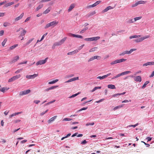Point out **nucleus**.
Returning <instances> with one entry per match:
<instances>
[{
	"label": "nucleus",
	"instance_id": "obj_1",
	"mask_svg": "<svg viewBox=\"0 0 154 154\" xmlns=\"http://www.w3.org/2000/svg\"><path fill=\"white\" fill-rule=\"evenodd\" d=\"M58 23V22L56 20H54L49 23H47L45 26V29H47L50 27L52 28L56 26Z\"/></svg>",
	"mask_w": 154,
	"mask_h": 154
},
{
	"label": "nucleus",
	"instance_id": "obj_2",
	"mask_svg": "<svg viewBox=\"0 0 154 154\" xmlns=\"http://www.w3.org/2000/svg\"><path fill=\"white\" fill-rule=\"evenodd\" d=\"M150 37L149 35H146L140 38L134 39V41L137 43H138L142 42L143 40L149 38Z\"/></svg>",
	"mask_w": 154,
	"mask_h": 154
},
{
	"label": "nucleus",
	"instance_id": "obj_3",
	"mask_svg": "<svg viewBox=\"0 0 154 154\" xmlns=\"http://www.w3.org/2000/svg\"><path fill=\"white\" fill-rule=\"evenodd\" d=\"M100 38V37L97 36L90 38H85V39L84 40L86 41H96L99 39Z\"/></svg>",
	"mask_w": 154,
	"mask_h": 154
},
{
	"label": "nucleus",
	"instance_id": "obj_4",
	"mask_svg": "<svg viewBox=\"0 0 154 154\" xmlns=\"http://www.w3.org/2000/svg\"><path fill=\"white\" fill-rule=\"evenodd\" d=\"M48 59V57H46L44 60H39L36 63V65L38 66L39 65H41L47 62Z\"/></svg>",
	"mask_w": 154,
	"mask_h": 154
},
{
	"label": "nucleus",
	"instance_id": "obj_5",
	"mask_svg": "<svg viewBox=\"0 0 154 154\" xmlns=\"http://www.w3.org/2000/svg\"><path fill=\"white\" fill-rule=\"evenodd\" d=\"M21 76L20 75H15L11 77V78L9 79L8 80V82H10L17 80L20 78Z\"/></svg>",
	"mask_w": 154,
	"mask_h": 154
},
{
	"label": "nucleus",
	"instance_id": "obj_6",
	"mask_svg": "<svg viewBox=\"0 0 154 154\" xmlns=\"http://www.w3.org/2000/svg\"><path fill=\"white\" fill-rule=\"evenodd\" d=\"M30 90L29 89L21 91L19 92V95L21 96L27 94H29L30 92Z\"/></svg>",
	"mask_w": 154,
	"mask_h": 154
},
{
	"label": "nucleus",
	"instance_id": "obj_7",
	"mask_svg": "<svg viewBox=\"0 0 154 154\" xmlns=\"http://www.w3.org/2000/svg\"><path fill=\"white\" fill-rule=\"evenodd\" d=\"M66 39H67L66 37H65L63 38V39H62L61 40L57 42V43L56 44H57L56 45H58L59 46L63 44L64 42L66 40Z\"/></svg>",
	"mask_w": 154,
	"mask_h": 154
},
{
	"label": "nucleus",
	"instance_id": "obj_8",
	"mask_svg": "<svg viewBox=\"0 0 154 154\" xmlns=\"http://www.w3.org/2000/svg\"><path fill=\"white\" fill-rule=\"evenodd\" d=\"M38 75V74H34L33 75H27L26 76V77L28 79H32L37 77Z\"/></svg>",
	"mask_w": 154,
	"mask_h": 154
},
{
	"label": "nucleus",
	"instance_id": "obj_9",
	"mask_svg": "<svg viewBox=\"0 0 154 154\" xmlns=\"http://www.w3.org/2000/svg\"><path fill=\"white\" fill-rule=\"evenodd\" d=\"M79 79V78L78 77H74V78H72V79H71L68 80V81L65 82V83H68V82H71L75 81L77 80H78Z\"/></svg>",
	"mask_w": 154,
	"mask_h": 154
},
{
	"label": "nucleus",
	"instance_id": "obj_10",
	"mask_svg": "<svg viewBox=\"0 0 154 154\" xmlns=\"http://www.w3.org/2000/svg\"><path fill=\"white\" fill-rule=\"evenodd\" d=\"M137 50V49L136 48H132L130 49L129 51H125V54H131L132 52L133 51H136Z\"/></svg>",
	"mask_w": 154,
	"mask_h": 154
},
{
	"label": "nucleus",
	"instance_id": "obj_11",
	"mask_svg": "<svg viewBox=\"0 0 154 154\" xmlns=\"http://www.w3.org/2000/svg\"><path fill=\"white\" fill-rule=\"evenodd\" d=\"M154 65V62H149L143 64V66H146L148 65Z\"/></svg>",
	"mask_w": 154,
	"mask_h": 154
},
{
	"label": "nucleus",
	"instance_id": "obj_12",
	"mask_svg": "<svg viewBox=\"0 0 154 154\" xmlns=\"http://www.w3.org/2000/svg\"><path fill=\"white\" fill-rule=\"evenodd\" d=\"M57 116H54L53 117L51 118L48 121V123H51V122L54 121L57 118Z\"/></svg>",
	"mask_w": 154,
	"mask_h": 154
},
{
	"label": "nucleus",
	"instance_id": "obj_13",
	"mask_svg": "<svg viewBox=\"0 0 154 154\" xmlns=\"http://www.w3.org/2000/svg\"><path fill=\"white\" fill-rule=\"evenodd\" d=\"M134 80L136 82H140L141 81V77L140 76H137L134 78Z\"/></svg>",
	"mask_w": 154,
	"mask_h": 154
},
{
	"label": "nucleus",
	"instance_id": "obj_14",
	"mask_svg": "<svg viewBox=\"0 0 154 154\" xmlns=\"http://www.w3.org/2000/svg\"><path fill=\"white\" fill-rule=\"evenodd\" d=\"M19 59V57L18 56H17L14 57L11 61L12 63H14L17 61Z\"/></svg>",
	"mask_w": 154,
	"mask_h": 154
},
{
	"label": "nucleus",
	"instance_id": "obj_15",
	"mask_svg": "<svg viewBox=\"0 0 154 154\" xmlns=\"http://www.w3.org/2000/svg\"><path fill=\"white\" fill-rule=\"evenodd\" d=\"M113 9V8L111 6H109L107 7L106 8H105L104 10H103L102 12L103 13H105L107 11L109 10L110 9Z\"/></svg>",
	"mask_w": 154,
	"mask_h": 154
},
{
	"label": "nucleus",
	"instance_id": "obj_16",
	"mask_svg": "<svg viewBox=\"0 0 154 154\" xmlns=\"http://www.w3.org/2000/svg\"><path fill=\"white\" fill-rule=\"evenodd\" d=\"M24 15V13H23L19 17H16L15 19V21H18V20L21 19L23 17Z\"/></svg>",
	"mask_w": 154,
	"mask_h": 154
},
{
	"label": "nucleus",
	"instance_id": "obj_17",
	"mask_svg": "<svg viewBox=\"0 0 154 154\" xmlns=\"http://www.w3.org/2000/svg\"><path fill=\"white\" fill-rule=\"evenodd\" d=\"M75 7V4L73 3L72 4L69 6L68 9V11L70 12Z\"/></svg>",
	"mask_w": 154,
	"mask_h": 154
},
{
	"label": "nucleus",
	"instance_id": "obj_18",
	"mask_svg": "<svg viewBox=\"0 0 154 154\" xmlns=\"http://www.w3.org/2000/svg\"><path fill=\"white\" fill-rule=\"evenodd\" d=\"M78 51H79L78 50H75L73 51L69 52L67 53V54L68 55H73V54H74L76 53H77Z\"/></svg>",
	"mask_w": 154,
	"mask_h": 154
},
{
	"label": "nucleus",
	"instance_id": "obj_19",
	"mask_svg": "<svg viewBox=\"0 0 154 154\" xmlns=\"http://www.w3.org/2000/svg\"><path fill=\"white\" fill-rule=\"evenodd\" d=\"M9 89V88H7V87H3L1 88V91L3 93H4L5 91H7Z\"/></svg>",
	"mask_w": 154,
	"mask_h": 154
},
{
	"label": "nucleus",
	"instance_id": "obj_20",
	"mask_svg": "<svg viewBox=\"0 0 154 154\" xmlns=\"http://www.w3.org/2000/svg\"><path fill=\"white\" fill-rule=\"evenodd\" d=\"M26 31L24 29H23L22 32H21L20 34V36H19V38H20L21 36H24L26 33Z\"/></svg>",
	"mask_w": 154,
	"mask_h": 154
},
{
	"label": "nucleus",
	"instance_id": "obj_21",
	"mask_svg": "<svg viewBox=\"0 0 154 154\" xmlns=\"http://www.w3.org/2000/svg\"><path fill=\"white\" fill-rule=\"evenodd\" d=\"M124 104H123L122 105L116 106L113 108V110L115 111L118 109H120L122 107L124 106Z\"/></svg>",
	"mask_w": 154,
	"mask_h": 154
},
{
	"label": "nucleus",
	"instance_id": "obj_22",
	"mask_svg": "<svg viewBox=\"0 0 154 154\" xmlns=\"http://www.w3.org/2000/svg\"><path fill=\"white\" fill-rule=\"evenodd\" d=\"M34 39V38H32L30 39H29V40L28 42L25 44H24V46H26L28 45Z\"/></svg>",
	"mask_w": 154,
	"mask_h": 154
},
{
	"label": "nucleus",
	"instance_id": "obj_23",
	"mask_svg": "<svg viewBox=\"0 0 154 154\" xmlns=\"http://www.w3.org/2000/svg\"><path fill=\"white\" fill-rule=\"evenodd\" d=\"M43 4H41L39 5L36 9V11H37L39 9L43 7Z\"/></svg>",
	"mask_w": 154,
	"mask_h": 154
},
{
	"label": "nucleus",
	"instance_id": "obj_24",
	"mask_svg": "<svg viewBox=\"0 0 154 154\" xmlns=\"http://www.w3.org/2000/svg\"><path fill=\"white\" fill-rule=\"evenodd\" d=\"M14 4V2H11L8 3L7 4H6L5 5V7H8V6H10L11 5H12Z\"/></svg>",
	"mask_w": 154,
	"mask_h": 154
},
{
	"label": "nucleus",
	"instance_id": "obj_25",
	"mask_svg": "<svg viewBox=\"0 0 154 154\" xmlns=\"http://www.w3.org/2000/svg\"><path fill=\"white\" fill-rule=\"evenodd\" d=\"M107 87L108 88L110 89H113L116 88L115 86L112 85H108Z\"/></svg>",
	"mask_w": 154,
	"mask_h": 154
},
{
	"label": "nucleus",
	"instance_id": "obj_26",
	"mask_svg": "<svg viewBox=\"0 0 154 154\" xmlns=\"http://www.w3.org/2000/svg\"><path fill=\"white\" fill-rule=\"evenodd\" d=\"M88 27H86L84 29H83L80 32V33L81 34L83 33H84L88 29Z\"/></svg>",
	"mask_w": 154,
	"mask_h": 154
},
{
	"label": "nucleus",
	"instance_id": "obj_27",
	"mask_svg": "<svg viewBox=\"0 0 154 154\" xmlns=\"http://www.w3.org/2000/svg\"><path fill=\"white\" fill-rule=\"evenodd\" d=\"M149 81H146L143 85V86L141 88L142 89L146 87V85L148 84L149 83Z\"/></svg>",
	"mask_w": 154,
	"mask_h": 154
},
{
	"label": "nucleus",
	"instance_id": "obj_28",
	"mask_svg": "<svg viewBox=\"0 0 154 154\" xmlns=\"http://www.w3.org/2000/svg\"><path fill=\"white\" fill-rule=\"evenodd\" d=\"M140 35H132L131 36L129 37V38L130 39H131L133 38H137L138 37H140Z\"/></svg>",
	"mask_w": 154,
	"mask_h": 154
},
{
	"label": "nucleus",
	"instance_id": "obj_29",
	"mask_svg": "<svg viewBox=\"0 0 154 154\" xmlns=\"http://www.w3.org/2000/svg\"><path fill=\"white\" fill-rule=\"evenodd\" d=\"M51 10V8H48L47 9H46V10H45L44 12H43V14H46L48 13H49L50 10Z\"/></svg>",
	"mask_w": 154,
	"mask_h": 154
},
{
	"label": "nucleus",
	"instance_id": "obj_30",
	"mask_svg": "<svg viewBox=\"0 0 154 154\" xmlns=\"http://www.w3.org/2000/svg\"><path fill=\"white\" fill-rule=\"evenodd\" d=\"M117 63H120L123 62H124L126 60V59H121L119 60H117Z\"/></svg>",
	"mask_w": 154,
	"mask_h": 154
},
{
	"label": "nucleus",
	"instance_id": "obj_31",
	"mask_svg": "<svg viewBox=\"0 0 154 154\" xmlns=\"http://www.w3.org/2000/svg\"><path fill=\"white\" fill-rule=\"evenodd\" d=\"M18 45V44H16L15 45H14L11 47H10L9 48V50H12L15 48L16 47H17Z\"/></svg>",
	"mask_w": 154,
	"mask_h": 154
},
{
	"label": "nucleus",
	"instance_id": "obj_32",
	"mask_svg": "<svg viewBox=\"0 0 154 154\" xmlns=\"http://www.w3.org/2000/svg\"><path fill=\"white\" fill-rule=\"evenodd\" d=\"M131 73V71H127L123 72H122V75H123L128 74L129 73Z\"/></svg>",
	"mask_w": 154,
	"mask_h": 154
},
{
	"label": "nucleus",
	"instance_id": "obj_33",
	"mask_svg": "<svg viewBox=\"0 0 154 154\" xmlns=\"http://www.w3.org/2000/svg\"><path fill=\"white\" fill-rule=\"evenodd\" d=\"M58 81V79H56L54 80H53L52 81L49 82H48V84H54V83L57 82Z\"/></svg>",
	"mask_w": 154,
	"mask_h": 154
},
{
	"label": "nucleus",
	"instance_id": "obj_34",
	"mask_svg": "<svg viewBox=\"0 0 154 154\" xmlns=\"http://www.w3.org/2000/svg\"><path fill=\"white\" fill-rule=\"evenodd\" d=\"M125 30H119V31H117V34H120L121 33H125Z\"/></svg>",
	"mask_w": 154,
	"mask_h": 154
},
{
	"label": "nucleus",
	"instance_id": "obj_35",
	"mask_svg": "<svg viewBox=\"0 0 154 154\" xmlns=\"http://www.w3.org/2000/svg\"><path fill=\"white\" fill-rule=\"evenodd\" d=\"M139 4H145L147 2L146 1H140L137 2Z\"/></svg>",
	"mask_w": 154,
	"mask_h": 154
},
{
	"label": "nucleus",
	"instance_id": "obj_36",
	"mask_svg": "<svg viewBox=\"0 0 154 154\" xmlns=\"http://www.w3.org/2000/svg\"><path fill=\"white\" fill-rule=\"evenodd\" d=\"M80 93V92H78V93H77V94H73L72 95H71V96L69 97V98H72L74 97L77 96V95H78Z\"/></svg>",
	"mask_w": 154,
	"mask_h": 154
},
{
	"label": "nucleus",
	"instance_id": "obj_37",
	"mask_svg": "<svg viewBox=\"0 0 154 154\" xmlns=\"http://www.w3.org/2000/svg\"><path fill=\"white\" fill-rule=\"evenodd\" d=\"M73 37H76V38H82L83 37L82 36L79 35H76V34H74Z\"/></svg>",
	"mask_w": 154,
	"mask_h": 154
},
{
	"label": "nucleus",
	"instance_id": "obj_38",
	"mask_svg": "<svg viewBox=\"0 0 154 154\" xmlns=\"http://www.w3.org/2000/svg\"><path fill=\"white\" fill-rule=\"evenodd\" d=\"M97 47H95L94 48H93L91 49H90L89 51V52H93L95 51L97 49Z\"/></svg>",
	"mask_w": 154,
	"mask_h": 154
},
{
	"label": "nucleus",
	"instance_id": "obj_39",
	"mask_svg": "<svg viewBox=\"0 0 154 154\" xmlns=\"http://www.w3.org/2000/svg\"><path fill=\"white\" fill-rule=\"evenodd\" d=\"M7 41V38H5L4 39V40L2 43V45L3 46H4Z\"/></svg>",
	"mask_w": 154,
	"mask_h": 154
},
{
	"label": "nucleus",
	"instance_id": "obj_40",
	"mask_svg": "<svg viewBox=\"0 0 154 154\" xmlns=\"http://www.w3.org/2000/svg\"><path fill=\"white\" fill-rule=\"evenodd\" d=\"M142 17L141 16H140L139 17H136L134 18V21L135 22L138 20H140L142 18Z\"/></svg>",
	"mask_w": 154,
	"mask_h": 154
},
{
	"label": "nucleus",
	"instance_id": "obj_41",
	"mask_svg": "<svg viewBox=\"0 0 154 154\" xmlns=\"http://www.w3.org/2000/svg\"><path fill=\"white\" fill-rule=\"evenodd\" d=\"M97 5L95 4V3H94L93 4V5H90L88 6H87V8H93V7H95Z\"/></svg>",
	"mask_w": 154,
	"mask_h": 154
},
{
	"label": "nucleus",
	"instance_id": "obj_42",
	"mask_svg": "<svg viewBox=\"0 0 154 154\" xmlns=\"http://www.w3.org/2000/svg\"><path fill=\"white\" fill-rule=\"evenodd\" d=\"M94 59H97V60H100L101 58L100 56L97 55L94 56Z\"/></svg>",
	"mask_w": 154,
	"mask_h": 154
},
{
	"label": "nucleus",
	"instance_id": "obj_43",
	"mask_svg": "<svg viewBox=\"0 0 154 154\" xmlns=\"http://www.w3.org/2000/svg\"><path fill=\"white\" fill-rule=\"evenodd\" d=\"M134 21L133 20V19H129L127 21V23H134Z\"/></svg>",
	"mask_w": 154,
	"mask_h": 154
},
{
	"label": "nucleus",
	"instance_id": "obj_44",
	"mask_svg": "<svg viewBox=\"0 0 154 154\" xmlns=\"http://www.w3.org/2000/svg\"><path fill=\"white\" fill-rule=\"evenodd\" d=\"M96 14V12L95 11H94L93 12H92L91 13H89V14H88V16H92L94 14Z\"/></svg>",
	"mask_w": 154,
	"mask_h": 154
},
{
	"label": "nucleus",
	"instance_id": "obj_45",
	"mask_svg": "<svg viewBox=\"0 0 154 154\" xmlns=\"http://www.w3.org/2000/svg\"><path fill=\"white\" fill-rule=\"evenodd\" d=\"M58 85L54 86L49 88L50 90L54 89L58 87Z\"/></svg>",
	"mask_w": 154,
	"mask_h": 154
},
{
	"label": "nucleus",
	"instance_id": "obj_46",
	"mask_svg": "<svg viewBox=\"0 0 154 154\" xmlns=\"http://www.w3.org/2000/svg\"><path fill=\"white\" fill-rule=\"evenodd\" d=\"M71 135V134L70 133H69V134H67V135L66 136H65V137H62V138H61V140H63L64 139H65V138H67V137H69V136H70Z\"/></svg>",
	"mask_w": 154,
	"mask_h": 154
},
{
	"label": "nucleus",
	"instance_id": "obj_47",
	"mask_svg": "<svg viewBox=\"0 0 154 154\" xmlns=\"http://www.w3.org/2000/svg\"><path fill=\"white\" fill-rule=\"evenodd\" d=\"M138 125V123H137V124H136L135 125H130L128 126H127V127H133L135 128L136 126H137Z\"/></svg>",
	"mask_w": 154,
	"mask_h": 154
},
{
	"label": "nucleus",
	"instance_id": "obj_48",
	"mask_svg": "<svg viewBox=\"0 0 154 154\" xmlns=\"http://www.w3.org/2000/svg\"><path fill=\"white\" fill-rule=\"evenodd\" d=\"M48 111V109L46 110L45 112H43L41 113L40 114V115L41 116H42L44 114H45V113H46Z\"/></svg>",
	"mask_w": 154,
	"mask_h": 154
},
{
	"label": "nucleus",
	"instance_id": "obj_49",
	"mask_svg": "<svg viewBox=\"0 0 154 154\" xmlns=\"http://www.w3.org/2000/svg\"><path fill=\"white\" fill-rule=\"evenodd\" d=\"M94 122H92L91 123H87V124H86V126H88V125H94Z\"/></svg>",
	"mask_w": 154,
	"mask_h": 154
},
{
	"label": "nucleus",
	"instance_id": "obj_50",
	"mask_svg": "<svg viewBox=\"0 0 154 154\" xmlns=\"http://www.w3.org/2000/svg\"><path fill=\"white\" fill-rule=\"evenodd\" d=\"M105 78V75H103L102 76H98L97 77V79H102Z\"/></svg>",
	"mask_w": 154,
	"mask_h": 154
},
{
	"label": "nucleus",
	"instance_id": "obj_51",
	"mask_svg": "<svg viewBox=\"0 0 154 154\" xmlns=\"http://www.w3.org/2000/svg\"><path fill=\"white\" fill-rule=\"evenodd\" d=\"M117 63H117V60H116L113 61L111 62L110 63V64L111 65H113V64H116Z\"/></svg>",
	"mask_w": 154,
	"mask_h": 154
},
{
	"label": "nucleus",
	"instance_id": "obj_52",
	"mask_svg": "<svg viewBox=\"0 0 154 154\" xmlns=\"http://www.w3.org/2000/svg\"><path fill=\"white\" fill-rule=\"evenodd\" d=\"M88 108V107H84V108H83L80 109L79 110H78L77 112H80V111H82V110H86V109H87Z\"/></svg>",
	"mask_w": 154,
	"mask_h": 154
},
{
	"label": "nucleus",
	"instance_id": "obj_53",
	"mask_svg": "<svg viewBox=\"0 0 154 154\" xmlns=\"http://www.w3.org/2000/svg\"><path fill=\"white\" fill-rule=\"evenodd\" d=\"M72 120V119L70 118H65L63 120V121H70Z\"/></svg>",
	"mask_w": 154,
	"mask_h": 154
},
{
	"label": "nucleus",
	"instance_id": "obj_54",
	"mask_svg": "<svg viewBox=\"0 0 154 154\" xmlns=\"http://www.w3.org/2000/svg\"><path fill=\"white\" fill-rule=\"evenodd\" d=\"M23 70V69H18L17 70V71H16L15 72V73H20V72H21L22 71V70Z\"/></svg>",
	"mask_w": 154,
	"mask_h": 154
},
{
	"label": "nucleus",
	"instance_id": "obj_55",
	"mask_svg": "<svg viewBox=\"0 0 154 154\" xmlns=\"http://www.w3.org/2000/svg\"><path fill=\"white\" fill-rule=\"evenodd\" d=\"M10 23L8 22H5L3 24V26H4L6 27L8 26L9 25Z\"/></svg>",
	"mask_w": 154,
	"mask_h": 154
},
{
	"label": "nucleus",
	"instance_id": "obj_56",
	"mask_svg": "<svg viewBox=\"0 0 154 154\" xmlns=\"http://www.w3.org/2000/svg\"><path fill=\"white\" fill-rule=\"evenodd\" d=\"M139 4L137 2L135 3L134 4H133L132 5V7H134L136 6H137Z\"/></svg>",
	"mask_w": 154,
	"mask_h": 154
},
{
	"label": "nucleus",
	"instance_id": "obj_57",
	"mask_svg": "<svg viewBox=\"0 0 154 154\" xmlns=\"http://www.w3.org/2000/svg\"><path fill=\"white\" fill-rule=\"evenodd\" d=\"M57 43V42H56L55 43L54 45H53L52 46V48L53 49H54L55 48V46H59L58 45H57L56 44Z\"/></svg>",
	"mask_w": 154,
	"mask_h": 154
},
{
	"label": "nucleus",
	"instance_id": "obj_58",
	"mask_svg": "<svg viewBox=\"0 0 154 154\" xmlns=\"http://www.w3.org/2000/svg\"><path fill=\"white\" fill-rule=\"evenodd\" d=\"M88 143V141H86L85 140L82 141L81 143V144H85Z\"/></svg>",
	"mask_w": 154,
	"mask_h": 154
},
{
	"label": "nucleus",
	"instance_id": "obj_59",
	"mask_svg": "<svg viewBox=\"0 0 154 154\" xmlns=\"http://www.w3.org/2000/svg\"><path fill=\"white\" fill-rule=\"evenodd\" d=\"M7 2L5 0L3 2L0 3V6L4 4H6Z\"/></svg>",
	"mask_w": 154,
	"mask_h": 154
},
{
	"label": "nucleus",
	"instance_id": "obj_60",
	"mask_svg": "<svg viewBox=\"0 0 154 154\" xmlns=\"http://www.w3.org/2000/svg\"><path fill=\"white\" fill-rule=\"evenodd\" d=\"M68 35L69 36L72 37H74V34H72V33H68Z\"/></svg>",
	"mask_w": 154,
	"mask_h": 154
},
{
	"label": "nucleus",
	"instance_id": "obj_61",
	"mask_svg": "<svg viewBox=\"0 0 154 154\" xmlns=\"http://www.w3.org/2000/svg\"><path fill=\"white\" fill-rule=\"evenodd\" d=\"M122 73H121L120 74H117L115 76V78H118V77H119L120 76H122Z\"/></svg>",
	"mask_w": 154,
	"mask_h": 154
},
{
	"label": "nucleus",
	"instance_id": "obj_62",
	"mask_svg": "<svg viewBox=\"0 0 154 154\" xmlns=\"http://www.w3.org/2000/svg\"><path fill=\"white\" fill-rule=\"evenodd\" d=\"M4 33V31L3 30H1L0 31V36L2 35Z\"/></svg>",
	"mask_w": 154,
	"mask_h": 154
},
{
	"label": "nucleus",
	"instance_id": "obj_63",
	"mask_svg": "<svg viewBox=\"0 0 154 154\" xmlns=\"http://www.w3.org/2000/svg\"><path fill=\"white\" fill-rule=\"evenodd\" d=\"M101 2V1H97L95 3V4L96 5H98L99 4H100Z\"/></svg>",
	"mask_w": 154,
	"mask_h": 154
},
{
	"label": "nucleus",
	"instance_id": "obj_64",
	"mask_svg": "<svg viewBox=\"0 0 154 154\" xmlns=\"http://www.w3.org/2000/svg\"><path fill=\"white\" fill-rule=\"evenodd\" d=\"M154 76V71H153L151 75L149 76L150 77H152Z\"/></svg>",
	"mask_w": 154,
	"mask_h": 154
}]
</instances>
